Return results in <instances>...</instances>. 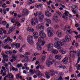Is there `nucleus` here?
Segmentation results:
<instances>
[{"label":"nucleus","instance_id":"1","mask_svg":"<svg viewBox=\"0 0 80 80\" xmlns=\"http://www.w3.org/2000/svg\"><path fill=\"white\" fill-rule=\"evenodd\" d=\"M37 29H40L42 31H40L39 32V35L40 37H41L42 38H45L46 37V34L44 32V28L43 26L41 25H39L38 26H37Z\"/></svg>","mask_w":80,"mask_h":80},{"label":"nucleus","instance_id":"2","mask_svg":"<svg viewBox=\"0 0 80 80\" xmlns=\"http://www.w3.org/2000/svg\"><path fill=\"white\" fill-rule=\"evenodd\" d=\"M65 43V40H61L60 41H58L57 42L55 43L54 47L57 49L60 50L61 47Z\"/></svg>","mask_w":80,"mask_h":80},{"label":"nucleus","instance_id":"3","mask_svg":"<svg viewBox=\"0 0 80 80\" xmlns=\"http://www.w3.org/2000/svg\"><path fill=\"white\" fill-rule=\"evenodd\" d=\"M33 37L31 36H28L27 38V42L30 44V45H33Z\"/></svg>","mask_w":80,"mask_h":80},{"label":"nucleus","instance_id":"4","mask_svg":"<svg viewBox=\"0 0 80 80\" xmlns=\"http://www.w3.org/2000/svg\"><path fill=\"white\" fill-rule=\"evenodd\" d=\"M44 18V15L42 13V12H38V19L39 21L42 22H43V19Z\"/></svg>","mask_w":80,"mask_h":80},{"label":"nucleus","instance_id":"5","mask_svg":"<svg viewBox=\"0 0 80 80\" xmlns=\"http://www.w3.org/2000/svg\"><path fill=\"white\" fill-rule=\"evenodd\" d=\"M38 23V22L37 21V18H32L31 20V23L33 26H34L36 25V23Z\"/></svg>","mask_w":80,"mask_h":80},{"label":"nucleus","instance_id":"6","mask_svg":"<svg viewBox=\"0 0 80 80\" xmlns=\"http://www.w3.org/2000/svg\"><path fill=\"white\" fill-rule=\"evenodd\" d=\"M43 38H42V37H41L39 38L38 39V41L39 42H40V44L41 45H43L45 44V42L42 41Z\"/></svg>","mask_w":80,"mask_h":80},{"label":"nucleus","instance_id":"7","mask_svg":"<svg viewBox=\"0 0 80 80\" xmlns=\"http://www.w3.org/2000/svg\"><path fill=\"white\" fill-rule=\"evenodd\" d=\"M56 34L58 37H61L62 35V32L59 30L57 32Z\"/></svg>","mask_w":80,"mask_h":80},{"label":"nucleus","instance_id":"8","mask_svg":"<svg viewBox=\"0 0 80 80\" xmlns=\"http://www.w3.org/2000/svg\"><path fill=\"white\" fill-rule=\"evenodd\" d=\"M23 13L25 15H28L29 13H30V12L28 10L24 9L23 10Z\"/></svg>","mask_w":80,"mask_h":80},{"label":"nucleus","instance_id":"9","mask_svg":"<svg viewBox=\"0 0 80 80\" xmlns=\"http://www.w3.org/2000/svg\"><path fill=\"white\" fill-rule=\"evenodd\" d=\"M53 63V62L50 60H47L46 61V64L48 67H50V65H52Z\"/></svg>","mask_w":80,"mask_h":80},{"label":"nucleus","instance_id":"10","mask_svg":"<svg viewBox=\"0 0 80 80\" xmlns=\"http://www.w3.org/2000/svg\"><path fill=\"white\" fill-rule=\"evenodd\" d=\"M37 49L38 50H42V46L40 44H39L38 42L37 43Z\"/></svg>","mask_w":80,"mask_h":80},{"label":"nucleus","instance_id":"11","mask_svg":"<svg viewBox=\"0 0 80 80\" xmlns=\"http://www.w3.org/2000/svg\"><path fill=\"white\" fill-rule=\"evenodd\" d=\"M57 18L58 17L57 16H54L52 18V19L54 22H57L58 20H57Z\"/></svg>","mask_w":80,"mask_h":80},{"label":"nucleus","instance_id":"12","mask_svg":"<svg viewBox=\"0 0 80 80\" xmlns=\"http://www.w3.org/2000/svg\"><path fill=\"white\" fill-rule=\"evenodd\" d=\"M45 15L48 17H50L52 16V14L51 13H49V11H46L45 12Z\"/></svg>","mask_w":80,"mask_h":80},{"label":"nucleus","instance_id":"13","mask_svg":"<svg viewBox=\"0 0 80 80\" xmlns=\"http://www.w3.org/2000/svg\"><path fill=\"white\" fill-rule=\"evenodd\" d=\"M53 46V44L51 43L48 44L47 45V47L48 48V51H49V50L51 48V47H52Z\"/></svg>","mask_w":80,"mask_h":80},{"label":"nucleus","instance_id":"14","mask_svg":"<svg viewBox=\"0 0 80 80\" xmlns=\"http://www.w3.org/2000/svg\"><path fill=\"white\" fill-rule=\"evenodd\" d=\"M27 31L30 32H34V29L31 28H28L27 29Z\"/></svg>","mask_w":80,"mask_h":80},{"label":"nucleus","instance_id":"15","mask_svg":"<svg viewBox=\"0 0 80 80\" xmlns=\"http://www.w3.org/2000/svg\"><path fill=\"white\" fill-rule=\"evenodd\" d=\"M55 57L56 59H57V60H61L62 59V56L60 55H56Z\"/></svg>","mask_w":80,"mask_h":80},{"label":"nucleus","instance_id":"16","mask_svg":"<svg viewBox=\"0 0 80 80\" xmlns=\"http://www.w3.org/2000/svg\"><path fill=\"white\" fill-rule=\"evenodd\" d=\"M67 61H68V58H65L62 61V62H63L64 64L67 63Z\"/></svg>","mask_w":80,"mask_h":80},{"label":"nucleus","instance_id":"17","mask_svg":"<svg viewBox=\"0 0 80 80\" xmlns=\"http://www.w3.org/2000/svg\"><path fill=\"white\" fill-rule=\"evenodd\" d=\"M48 32H53V29L51 28H49L47 29Z\"/></svg>","mask_w":80,"mask_h":80},{"label":"nucleus","instance_id":"18","mask_svg":"<svg viewBox=\"0 0 80 80\" xmlns=\"http://www.w3.org/2000/svg\"><path fill=\"white\" fill-rule=\"evenodd\" d=\"M52 53H54V54L56 55V54L58 53V51L52 49Z\"/></svg>","mask_w":80,"mask_h":80},{"label":"nucleus","instance_id":"19","mask_svg":"<svg viewBox=\"0 0 80 80\" xmlns=\"http://www.w3.org/2000/svg\"><path fill=\"white\" fill-rule=\"evenodd\" d=\"M45 20H46L47 21V23H48V24H50L51 23H52V21H51V20L48 19H47V18L45 19Z\"/></svg>","mask_w":80,"mask_h":80},{"label":"nucleus","instance_id":"20","mask_svg":"<svg viewBox=\"0 0 80 80\" xmlns=\"http://www.w3.org/2000/svg\"><path fill=\"white\" fill-rule=\"evenodd\" d=\"M48 37H52V36H53V33L52 32H48Z\"/></svg>","mask_w":80,"mask_h":80},{"label":"nucleus","instance_id":"21","mask_svg":"<svg viewBox=\"0 0 80 80\" xmlns=\"http://www.w3.org/2000/svg\"><path fill=\"white\" fill-rule=\"evenodd\" d=\"M45 75H46V78H48H48H50V74H49V73L46 72L45 73Z\"/></svg>","mask_w":80,"mask_h":80},{"label":"nucleus","instance_id":"22","mask_svg":"<svg viewBox=\"0 0 80 80\" xmlns=\"http://www.w3.org/2000/svg\"><path fill=\"white\" fill-rule=\"evenodd\" d=\"M50 72H51V73H52L51 74V77H52V76H53V75H55V70H50Z\"/></svg>","mask_w":80,"mask_h":80},{"label":"nucleus","instance_id":"23","mask_svg":"<svg viewBox=\"0 0 80 80\" xmlns=\"http://www.w3.org/2000/svg\"><path fill=\"white\" fill-rule=\"evenodd\" d=\"M33 35L34 37H38V34L36 32H34Z\"/></svg>","mask_w":80,"mask_h":80},{"label":"nucleus","instance_id":"24","mask_svg":"<svg viewBox=\"0 0 80 80\" xmlns=\"http://www.w3.org/2000/svg\"><path fill=\"white\" fill-rule=\"evenodd\" d=\"M36 72H38V76L39 77H41L42 76V73L40 72L39 71H37Z\"/></svg>","mask_w":80,"mask_h":80},{"label":"nucleus","instance_id":"25","mask_svg":"<svg viewBox=\"0 0 80 80\" xmlns=\"http://www.w3.org/2000/svg\"><path fill=\"white\" fill-rule=\"evenodd\" d=\"M5 61H6V62H8V59H4V58H3L2 61V63H4H4H5Z\"/></svg>","mask_w":80,"mask_h":80},{"label":"nucleus","instance_id":"26","mask_svg":"<svg viewBox=\"0 0 80 80\" xmlns=\"http://www.w3.org/2000/svg\"><path fill=\"white\" fill-rule=\"evenodd\" d=\"M16 48H19L20 47V44L19 43H16Z\"/></svg>","mask_w":80,"mask_h":80},{"label":"nucleus","instance_id":"27","mask_svg":"<svg viewBox=\"0 0 80 80\" xmlns=\"http://www.w3.org/2000/svg\"><path fill=\"white\" fill-rule=\"evenodd\" d=\"M3 31H4V29L3 28H0V34L2 35H3Z\"/></svg>","mask_w":80,"mask_h":80},{"label":"nucleus","instance_id":"28","mask_svg":"<svg viewBox=\"0 0 80 80\" xmlns=\"http://www.w3.org/2000/svg\"><path fill=\"white\" fill-rule=\"evenodd\" d=\"M40 68H41V67H43H43H44V66H40V65H38V66H37V67H36V70H38L39 68H40Z\"/></svg>","mask_w":80,"mask_h":80},{"label":"nucleus","instance_id":"29","mask_svg":"<svg viewBox=\"0 0 80 80\" xmlns=\"http://www.w3.org/2000/svg\"><path fill=\"white\" fill-rule=\"evenodd\" d=\"M15 25L12 26V27L10 28V29H11L12 31H13V30H14L15 29Z\"/></svg>","mask_w":80,"mask_h":80},{"label":"nucleus","instance_id":"30","mask_svg":"<svg viewBox=\"0 0 80 80\" xmlns=\"http://www.w3.org/2000/svg\"><path fill=\"white\" fill-rule=\"evenodd\" d=\"M65 29H67V28H68V29H70V26L69 25L65 26Z\"/></svg>","mask_w":80,"mask_h":80},{"label":"nucleus","instance_id":"31","mask_svg":"<svg viewBox=\"0 0 80 80\" xmlns=\"http://www.w3.org/2000/svg\"><path fill=\"white\" fill-rule=\"evenodd\" d=\"M23 61H24L25 62H28V57H27Z\"/></svg>","mask_w":80,"mask_h":80},{"label":"nucleus","instance_id":"32","mask_svg":"<svg viewBox=\"0 0 80 80\" xmlns=\"http://www.w3.org/2000/svg\"><path fill=\"white\" fill-rule=\"evenodd\" d=\"M7 40H8L9 42H12V39H10V38L9 37H7Z\"/></svg>","mask_w":80,"mask_h":80},{"label":"nucleus","instance_id":"33","mask_svg":"<svg viewBox=\"0 0 80 80\" xmlns=\"http://www.w3.org/2000/svg\"><path fill=\"white\" fill-rule=\"evenodd\" d=\"M15 25H17L18 27H20V23L16 21Z\"/></svg>","mask_w":80,"mask_h":80},{"label":"nucleus","instance_id":"34","mask_svg":"<svg viewBox=\"0 0 80 80\" xmlns=\"http://www.w3.org/2000/svg\"><path fill=\"white\" fill-rule=\"evenodd\" d=\"M23 65L21 63L20 64H18L17 65V67H18V68H20V67H22Z\"/></svg>","mask_w":80,"mask_h":80},{"label":"nucleus","instance_id":"35","mask_svg":"<svg viewBox=\"0 0 80 80\" xmlns=\"http://www.w3.org/2000/svg\"><path fill=\"white\" fill-rule=\"evenodd\" d=\"M17 56L15 57L14 56H12V58H13L14 59L13 60V61H15L16 60V59H17Z\"/></svg>","mask_w":80,"mask_h":80},{"label":"nucleus","instance_id":"36","mask_svg":"<svg viewBox=\"0 0 80 80\" xmlns=\"http://www.w3.org/2000/svg\"><path fill=\"white\" fill-rule=\"evenodd\" d=\"M65 38H66V39H68V38L69 39V38H71V37H70V36H69L68 35H67L65 36Z\"/></svg>","mask_w":80,"mask_h":80},{"label":"nucleus","instance_id":"37","mask_svg":"<svg viewBox=\"0 0 80 80\" xmlns=\"http://www.w3.org/2000/svg\"><path fill=\"white\" fill-rule=\"evenodd\" d=\"M59 26L58 25H54V28L55 29H57V28H58Z\"/></svg>","mask_w":80,"mask_h":80},{"label":"nucleus","instance_id":"38","mask_svg":"<svg viewBox=\"0 0 80 80\" xmlns=\"http://www.w3.org/2000/svg\"><path fill=\"white\" fill-rule=\"evenodd\" d=\"M3 58H4V59H7V57H8V55H4L2 56Z\"/></svg>","mask_w":80,"mask_h":80},{"label":"nucleus","instance_id":"39","mask_svg":"<svg viewBox=\"0 0 80 80\" xmlns=\"http://www.w3.org/2000/svg\"><path fill=\"white\" fill-rule=\"evenodd\" d=\"M52 3V2L51 0L49 1L48 2H47V4L48 5H50V3Z\"/></svg>","mask_w":80,"mask_h":80},{"label":"nucleus","instance_id":"40","mask_svg":"<svg viewBox=\"0 0 80 80\" xmlns=\"http://www.w3.org/2000/svg\"><path fill=\"white\" fill-rule=\"evenodd\" d=\"M66 53V51L64 50H61V53L62 54H65Z\"/></svg>","mask_w":80,"mask_h":80},{"label":"nucleus","instance_id":"41","mask_svg":"<svg viewBox=\"0 0 80 80\" xmlns=\"http://www.w3.org/2000/svg\"><path fill=\"white\" fill-rule=\"evenodd\" d=\"M2 12H3L4 14L7 13V11H6V9H3L2 10Z\"/></svg>","mask_w":80,"mask_h":80},{"label":"nucleus","instance_id":"42","mask_svg":"<svg viewBox=\"0 0 80 80\" xmlns=\"http://www.w3.org/2000/svg\"><path fill=\"white\" fill-rule=\"evenodd\" d=\"M6 54H7L8 53L10 55H11V54H12V52H11V51H7L6 52Z\"/></svg>","mask_w":80,"mask_h":80},{"label":"nucleus","instance_id":"43","mask_svg":"<svg viewBox=\"0 0 80 80\" xmlns=\"http://www.w3.org/2000/svg\"><path fill=\"white\" fill-rule=\"evenodd\" d=\"M45 60V56H43L42 58V62H44Z\"/></svg>","mask_w":80,"mask_h":80},{"label":"nucleus","instance_id":"44","mask_svg":"<svg viewBox=\"0 0 80 80\" xmlns=\"http://www.w3.org/2000/svg\"><path fill=\"white\" fill-rule=\"evenodd\" d=\"M30 55V53L26 52L24 54V55L26 56V55Z\"/></svg>","mask_w":80,"mask_h":80},{"label":"nucleus","instance_id":"45","mask_svg":"<svg viewBox=\"0 0 80 80\" xmlns=\"http://www.w3.org/2000/svg\"><path fill=\"white\" fill-rule=\"evenodd\" d=\"M16 44H12L11 45V47H12V48H14V47H16Z\"/></svg>","mask_w":80,"mask_h":80},{"label":"nucleus","instance_id":"46","mask_svg":"<svg viewBox=\"0 0 80 80\" xmlns=\"http://www.w3.org/2000/svg\"><path fill=\"white\" fill-rule=\"evenodd\" d=\"M62 18H64V19H67V17L65 16L64 15L62 16Z\"/></svg>","mask_w":80,"mask_h":80},{"label":"nucleus","instance_id":"47","mask_svg":"<svg viewBox=\"0 0 80 80\" xmlns=\"http://www.w3.org/2000/svg\"><path fill=\"white\" fill-rule=\"evenodd\" d=\"M71 40V38L66 39V42H70Z\"/></svg>","mask_w":80,"mask_h":80},{"label":"nucleus","instance_id":"48","mask_svg":"<svg viewBox=\"0 0 80 80\" xmlns=\"http://www.w3.org/2000/svg\"><path fill=\"white\" fill-rule=\"evenodd\" d=\"M56 13L58 14V15H60V16H62V13H61V12H56Z\"/></svg>","mask_w":80,"mask_h":80},{"label":"nucleus","instance_id":"49","mask_svg":"<svg viewBox=\"0 0 80 80\" xmlns=\"http://www.w3.org/2000/svg\"><path fill=\"white\" fill-rule=\"evenodd\" d=\"M20 58H23L24 57V55H22V54H20L19 55Z\"/></svg>","mask_w":80,"mask_h":80},{"label":"nucleus","instance_id":"50","mask_svg":"<svg viewBox=\"0 0 80 80\" xmlns=\"http://www.w3.org/2000/svg\"><path fill=\"white\" fill-rule=\"evenodd\" d=\"M12 32V31L11 29H9V31L8 33H7V34H10V33L11 32Z\"/></svg>","mask_w":80,"mask_h":80},{"label":"nucleus","instance_id":"51","mask_svg":"<svg viewBox=\"0 0 80 80\" xmlns=\"http://www.w3.org/2000/svg\"><path fill=\"white\" fill-rule=\"evenodd\" d=\"M26 79L28 80H32V77H28L26 78Z\"/></svg>","mask_w":80,"mask_h":80},{"label":"nucleus","instance_id":"52","mask_svg":"<svg viewBox=\"0 0 80 80\" xmlns=\"http://www.w3.org/2000/svg\"><path fill=\"white\" fill-rule=\"evenodd\" d=\"M75 38L76 39H77V38H80V35L78 36H75Z\"/></svg>","mask_w":80,"mask_h":80},{"label":"nucleus","instance_id":"53","mask_svg":"<svg viewBox=\"0 0 80 80\" xmlns=\"http://www.w3.org/2000/svg\"><path fill=\"white\" fill-rule=\"evenodd\" d=\"M23 46H22L21 48L19 50V52H22V50H23V49L22 48H23Z\"/></svg>","mask_w":80,"mask_h":80},{"label":"nucleus","instance_id":"54","mask_svg":"<svg viewBox=\"0 0 80 80\" xmlns=\"http://www.w3.org/2000/svg\"><path fill=\"white\" fill-rule=\"evenodd\" d=\"M79 26L80 24H79L77 23L75 24L76 27H79Z\"/></svg>","mask_w":80,"mask_h":80},{"label":"nucleus","instance_id":"55","mask_svg":"<svg viewBox=\"0 0 80 80\" xmlns=\"http://www.w3.org/2000/svg\"><path fill=\"white\" fill-rule=\"evenodd\" d=\"M12 23H15V20L14 19H12L11 20Z\"/></svg>","mask_w":80,"mask_h":80},{"label":"nucleus","instance_id":"56","mask_svg":"<svg viewBox=\"0 0 80 80\" xmlns=\"http://www.w3.org/2000/svg\"><path fill=\"white\" fill-rule=\"evenodd\" d=\"M8 46H9L8 45H7L6 46H4V48H5V49L7 48H8Z\"/></svg>","mask_w":80,"mask_h":80},{"label":"nucleus","instance_id":"57","mask_svg":"<svg viewBox=\"0 0 80 80\" xmlns=\"http://www.w3.org/2000/svg\"><path fill=\"white\" fill-rule=\"evenodd\" d=\"M67 32H68L69 33H71V30H69L67 31Z\"/></svg>","mask_w":80,"mask_h":80},{"label":"nucleus","instance_id":"58","mask_svg":"<svg viewBox=\"0 0 80 80\" xmlns=\"http://www.w3.org/2000/svg\"><path fill=\"white\" fill-rule=\"evenodd\" d=\"M13 52L14 53H17V52H18V51H15V50H14L13 51Z\"/></svg>","mask_w":80,"mask_h":80},{"label":"nucleus","instance_id":"59","mask_svg":"<svg viewBox=\"0 0 80 80\" xmlns=\"http://www.w3.org/2000/svg\"><path fill=\"white\" fill-rule=\"evenodd\" d=\"M61 7H62V8H66V7L65 6L62 4H61Z\"/></svg>","mask_w":80,"mask_h":80},{"label":"nucleus","instance_id":"60","mask_svg":"<svg viewBox=\"0 0 80 80\" xmlns=\"http://www.w3.org/2000/svg\"><path fill=\"white\" fill-rule=\"evenodd\" d=\"M19 76H20V74H18V75H17L16 76V78L17 79H18V78L19 77Z\"/></svg>","mask_w":80,"mask_h":80},{"label":"nucleus","instance_id":"61","mask_svg":"<svg viewBox=\"0 0 80 80\" xmlns=\"http://www.w3.org/2000/svg\"><path fill=\"white\" fill-rule=\"evenodd\" d=\"M36 55H37V52H36L35 53H34L32 54L33 57H34V56H36Z\"/></svg>","mask_w":80,"mask_h":80},{"label":"nucleus","instance_id":"62","mask_svg":"<svg viewBox=\"0 0 80 80\" xmlns=\"http://www.w3.org/2000/svg\"><path fill=\"white\" fill-rule=\"evenodd\" d=\"M2 24L3 25H6V22L5 21L3 22Z\"/></svg>","mask_w":80,"mask_h":80},{"label":"nucleus","instance_id":"63","mask_svg":"<svg viewBox=\"0 0 80 80\" xmlns=\"http://www.w3.org/2000/svg\"><path fill=\"white\" fill-rule=\"evenodd\" d=\"M51 7L52 9H55V7L53 6V5H52Z\"/></svg>","mask_w":80,"mask_h":80},{"label":"nucleus","instance_id":"64","mask_svg":"<svg viewBox=\"0 0 80 80\" xmlns=\"http://www.w3.org/2000/svg\"><path fill=\"white\" fill-rule=\"evenodd\" d=\"M27 63H26L24 64V67H27Z\"/></svg>","mask_w":80,"mask_h":80}]
</instances>
